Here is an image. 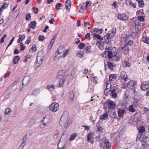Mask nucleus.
Instances as JSON below:
<instances>
[{
  "label": "nucleus",
  "instance_id": "f8f14e48",
  "mask_svg": "<svg viewBox=\"0 0 149 149\" xmlns=\"http://www.w3.org/2000/svg\"><path fill=\"white\" fill-rule=\"evenodd\" d=\"M135 84L134 81H130L127 84V87L130 89H132Z\"/></svg>",
  "mask_w": 149,
  "mask_h": 149
},
{
  "label": "nucleus",
  "instance_id": "f3484780",
  "mask_svg": "<svg viewBox=\"0 0 149 149\" xmlns=\"http://www.w3.org/2000/svg\"><path fill=\"white\" fill-rule=\"evenodd\" d=\"M36 21H33L31 22L29 24V26L30 28H32L33 29H35L36 26Z\"/></svg>",
  "mask_w": 149,
  "mask_h": 149
},
{
  "label": "nucleus",
  "instance_id": "3c124183",
  "mask_svg": "<svg viewBox=\"0 0 149 149\" xmlns=\"http://www.w3.org/2000/svg\"><path fill=\"white\" fill-rule=\"evenodd\" d=\"M129 110L130 112H134L135 111L134 109L133 108V106L131 105L129 107Z\"/></svg>",
  "mask_w": 149,
  "mask_h": 149
},
{
  "label": "nucleus",
  "instance_id": "cd10ccee",
  "mask_svg": "<svg viewBox=\"0 0 149 149\" xmlns=\"http://www.w3.org/2000/svg\"><path fill=\"white\" fill-rule=\"evenodd\" d=\"M92 34L93 35V38L96 37L98 39L100 40V41L102 42V38H101V36L100 35H99L96 34V33H92Z\"/></svg>",
  "mask_w": 149,
  "mask_h": 149
},
{
  "label": "nucleus",
  "instance_id": "20e7f679",
  "mask_svg": "<svg viewBox=\"0 0 149 149\" xmlns=\"http://www.w3.org/2000/svg\"><path fill=\"white\" fill-rule=\"evenodd\" d=\"M135 29L136 32L137 33L139 31L141 28V26H143V25L140 22L139 19H136L134 22Z\"/></svg>",
  "mask_w": 149,
  "mask_h": 149
},
{
  "label": "nucleus",
  "instance_id": "a18cd8bd",
  "mask_svg": "<svg viewBox=\"0 0 149 149\" xmlns=\"http://www.w3.org/2000/svg\"><path fill=\"white\" fill-rule=\"evenodd\" d=\"M138 3L139 6L141 7H143L144 5V3L143 0H141Z\"/></svg>",
  "mask_w": 149,
  "mask_h": 149
},
{
  "label": "nucleus",
  "instance_id": "de8ad7c7",
  "mask_svg": "<svg viewBox=\"0 0 149 149\" xmlns=\"http://www.w3.org/2000/svg\"><path fill=\"white\" fill-rule=\"evenodd\" d=\"M91 47V46H87L86 49H85L84 50L87 53L90 52H91L90 50Z\"/></svg>",
  "mask_w": 149,
  "mask_h": 149
},
{
  "label": "nucleus",
  "instance_id": "6e6d98bb",
  "mask_svg": "<svg viewBox=\"0 0 149 149\" xmlns=\"http://www.w3.org/2000/svg\"><path fill=\"white\" fill-rule=\"evenodd\" d=\"M19 39L22 40L25 39V36L24 35H21L19 36Z\"/></svg>",
  "mask_w": 149,
  "mask_h": 149
},
{
  "label": "nucleus",
  "instance_id": "13d9d810",
  "mask_svg": "<svg viewBox=\"0 0 149 149\" xmlns=\"http://www.w3.org/2000/svg\"><path fill=\"white\" fill-rule=\"evenodd\" d=\"M108 57L109 58H111L113 57V54L110 51L109 52L108 54Z\"/></svg>",
  "mask_w": 149,
  "mask_h": 149
},
{
  "label": "nucleus",
  "instance_id": "e433bc0d",
  "mask_svg": "<svg viewBox=\"0 0 149 149\" xmlns=\"http://www.w3.org/2000/svg\"><path fill=\"white\" fill-rule=\"evenodd\" d=\"M65 79H60L59 83V85L58 86V87H62L63 86V82L64 81Z\"/></svg>",
  "mask_w": 149,
  "mask_h": 149
},
{
  "label": "nucleus",
  "instance_id": "052dcab7",
  "mask_svg": "<svg viewBox=\"0 0 149 149\" xmlns=\"http://www.w3.org/2000/svg\"><path fill=\"white\" fill-rule=\"evenodd\" d=\"M20 45H21V49H20V51H23L24 49H25V47L23 45V44L21 43V44H20Z\"/></svg>",
  "mask_w": 149,
  "mask_h": 149
},
{
  "label": "nucleus",
  "instance_id": "8fccbe9b",
  "mask_svg": "<svg viewBox=\"0 0 149 149\" xmlns=\"http://www.w3.org/2000/svg\"><path fill=\"white\" fill-rule=\"evenodd\" d=\"M113 58L115 61H119L120 59V58L119 57H118L116 55H115L113 56Z\"/></svg>",
  "mask_w": 149,
  "mask_h": 149
},
{
  "label": "nucleus",
  "instance_id": "774afa93",
  "mask_svg": "<svg viewBox=\"0 0 149 149\" xmlns=\"http://www.w3.org/2000/svg\"><path fill=\"white\" fill-rule=\"evenodd\" d=\"M10 74V71H8L7 73L5 74L4 76V77L5 78H6L8 76L9 74Z\"/></svg>",
  "mask_w": 149,
  "mask_h": 149
},
{
  "label": "nucleus",
  "instance_id": "ddd939ff",
  "mask_svg": "<svg viewBox=\"0 0 149 149\" xmlns=\"http://www.w3.org/2000/svg\"><path fill=\"white\" fill-rule=\"evenodd\" d=\"M65 6L67 10L69 11L71 7V2L70 0H67L65 1Z\"/></svg>",
  "mask_w": 149,
  "mask_h": 149
},
{
  "label": "nucleus",
  "instance_id": "9d476101",
  "mask_svg": "<svg viewBox=\"0 0 149 149\" xmlns=\"http://www.w3.org/2000/svg\"><path fill=\"white\" fill-rule=\"evenodd\" d=\"M30 79V77L29 76H26L24 77L22 80V84L25 86L27 85Z\"/></svg>",
  "mask_w": 149,
  "mask_h": 149
},
{
  "label": "nucleus",
  "instance_id": "79ce46f5",
  "mask_svg": "<svg viewBox=\"0 0 149 149\" xmlns=\"http://www.w3.org/2000/svg\"><path fill=\"white\" fill-rule=\"evenodd\" d=\"M11 110L10 108H8L6 109L4 113L6 115H8L9 113L11 112Z\"/></svg>",
  "mask_w": 149,
  "mask_h": 149
},
{
  "label": "nucleus",
  "instance_id": "9b49d317",
  "mask_svg": "<svg viewBox=\"0 0 149 149\" xmlns=\"http://www.w3.org/2000/svg\"><path fill=\"white\" fill-rule=\"evenodd\" d=\"M121 49H124V51L123 52V53L125 54H127L129 52V46H128L127 43H126L124 47H123L121 48Z\"/></svg>",
  "mask_w": 149,
  "mask_h": 149
},
{
  "label": "nucleus",
  "instance_id": "69168bd1",
  "mask_svg": "<svg viewBox=\"0 0 149 149\" xmlns=\"http://www.w3.org/2000/svg\"><path fill=\"white\" fill-rule=\"evenodd\" d=\"M60 141H61V140H59V142L57 145L58 149H65V147H64V146H63L62 147H61L60 146L59 144V142Z\"/></svg>",
  "mask_w": 149,
  "mask_h": 149
},
{
  "label": "nucleus",
  "instance_id": "4468645a",
  "mask_svg": "<svg viewBox=\"0 0 149 149\" xmlns=\"http://www.w3.org/2000/svg\"><path fill=\"white\" fill-rule=\"evenodd\" d=\"M103 30L102 29H98L95 28L93 31V33H95L96 34L99 35L101 33L102 31Z\"/></svg>",
  "mask_w": 149,
  "mask_h": 149
},
{
  "label": "nucleus",
  "instance_id": "f704fd0d",
  "mask_svg": "<svg viewBox=\"0 0 149 149\" xmlns=\"http://www.w3.org/2000/svg\"><path fill=\"white\" fill-rule=\"evenodd\" d=\"M116 30L115 29H112L111 31V33H110V38H113L114 36L116 33Z\"/></svg>",
  "mask_w": 149,
  "mask_h": 149
},
{
  "label": "nucleus",
  "instance_id": "a878e982",
  "mask_svg": "<svg viewBox=\"0 0 149 149\" xmlns=\"http://www.w3.org/2000/svg\"><path fill=\"white\" fill-rule=\"evenodd\" d=\"M141 147L142 149H149V145L146 143H144L141 145Z\"/></svg>",
  "mask_w": 149,
  "mask_h": 149
},
{
  "label": "nucleus",
  "instance_id": "c85d7f7f",
  "mask_svg": "<svg viewBox=\"0 0 149 149\" xmlns=\"http://www.w3.org/2000/svg\"><path fill=\"white\" fill-rule=\"evenodd\" d=\"M8 4L6 3L3 5H2L1 7L0 8V12H1L4 8H6L8 6Z\"/></svg>",
  "mask_w": 149,
  "mask_h": 149
},
{
  "label": "nucleus",
  "instance_id": "393cba45",
  "mask_svg": "<svg viewBox=\"0 0 149 149\" xmlns=\"http://www.w3.org/2000/svg\"><path fill=\"white\" fill-rule=\"evenodd\" d=\"M20 58L18 56H17L14 57L13 60V63L14 64H16L18 62V61L20 60Z\"/></svg>",
  "mask_w": 149,
  "mask_h": 149
},
{
  "label": "nucleus",
  "instance_id": "49530a36",
  "mask_svg": "<svg viewBox=\"0 0 149 149\" xmlns=\"http://www.w3.org/2000/svg\"><path fill=\"white\" fill-rule=\"evenodd\" d=\"M45 37L43 36L40 35L38 37V40L40 41H43L44 40Z\"/></svg>",
  "mask_w": 149,
  "mask_h": 149
},
{
  "label": "nucleus",
  "instance_id": "e2e57ef3",
  "mask_svg": "<svg viewBox=\"0 0 149 149\" xmlns=\"http://www.w3.org/2000/svg\"><path fill=\"white\" fill-rule=\"evenodd\" d=\"M139 19L140 22H143L144 20V18L142 16H139L138 17V19Z\"/></svg>",
  "mask_w": 149,
  "mask_h": 149
},
{
  "label": "nucleus",
  "instance_id": "4d7b16f0",
  "mask_svg": "<svg viewBox=\"0 0 149 149\" xmlns=\"http://www.w3.org/2000/svg\"><path fill=\"white\" fill-rule=\"evenodd\" d=\"M98 123H97V124ZM97 131L98 132H101L102 131L103 129L102 128V127L98 126L97 125Z\"/></svg>",
  "mask_w": 149,
  "mask_h": 149
},
{
  "label": "nucleus",
  "instance_id": "603ef678",
  "mask_svg": "<svg viewBox=\"0 0 149 149\" xmlns=\"http://www.w3.org/2000/svg\"><path fill=\"white\" fill-rule=\"evenodd\" d=\"M145 128L144 127H142L141 128H140L139 129V132L143 134V132L145 131Z\"/></svg>",
  "mask_w": 149,
  "mask_h": 149
},
{
  "label": "nucleus",
  "instance_id": "338daca9",
  "mask_svg": "<svg viewBox=\"0 0 149 149\" xmlns=\"http://www.w3.org/2000/svg\"><path fill=\"white\" fill-rule=\"evenodd\" d=\"M26 143L24 142L22 143L20 145L19 147L21 148V149H23L24 146H25Z\"/></svg>",
  "mask_w": 149,
  "mask_h": 149
},
{
  "label": "nucleus",
  "instance_id": "09e8293b",
  "mask_svg": "<svg viewBox=\"0 0 149 149\" xmlns=\"http://www.w3.org/2000/svg\"><path fill=\"white\" fill-rule=\"evenodd\" d=\"M74 94L72 92H70L69 93V97L71 100H72L74 97Z\"/></svg>",
  "mask_w": 149,
  "mask_h": 149
},
{
  "label": "nucleus",
  "instance_id": "473e14b6",
  "mask_svg": "<svg viewBox=\"0 0 149 149\" xmlns=\"http://www.w3.org/2000/svg\"><path fill=\"white\" fill-rule=\"evenodd\" d=\"M84 52L81 51L78 52L77 54V55L80 58H82L84 56Z\"/></svg>",
  "mask_w": 149,
  "mask_h": 149
},
{
  "label": "nucleus",
  "instance_id": "f03ea898",
  "mask_svg": "<svg viewBox=\"0 0 149 149\" xmlns=\"http://www.w3.org/2000/svg\"><path fill=\"white\" fill-rule=\"evenodd\" d=\"M41 122L42 123L43 126L40 125V127L42 128H43L45 126L47 125L50 123V120L49 119V116H46L42 119Z\"/></svg>",
  "mask_w": 149,
  "mask_h": 149
},
{
  "label": "nucleus",
  "instance_id": "2f4dec72",
  "mask_svg": "<svg viewBox=\"0 0 149 149\" xmlns=\"http://www.w3.org/2000/svg\"><path fill=\"white\" fill-rule=\"evenodd\" d=\"M105 146L107 148V149H110L111 147V145L109 141H106L104 143Z\"/></svg>",
  "mask_w": 149,
  "mask_h": 149
},
{
  "label": "nucleus",
  "instance_id": "1a4fd4ad",
  "mask_svg": "<svg viewBox=\"0 0 149 149\" xmlns=\"http://www.w3.org/2000/svg\"><path fill=\"white\" fill-rule=\"evenodd\" d=\"M117 17L120 20L124 21L126 20L128 18V17L124 14H119Z\"/></svg>",
  "mask_w": 149,
  "mask_h": 149
},
{
  "label": "nucleus",
  "instance_id": "bb28decb",
  "mask_svg": "<svg viewBox=\"0 0 149 149\" xmlns=\"http://www.w3.org/2000/svg\"><path fill=\"white\" fill-rule=\"evenodd\" d=\"M77 134L76 133H74L73 134L70 135L69 140L70 141H72L73 140L75 137L77 136Z\"/></svg>",
  "mask_w": 149,
  "mask_h": 149
},
{
  "label": "nucleus",
  "instance_id": "39448f33",
  "mask_svg": "<svg viewBox=\"0 0 149 149\" xmlns=\"http://www.w3.org/2000/svg\"><path fill=\"white\" fill-rule=\"evenodd\" d=\"M110 33H108L106 36H104L102 38V44H104V43H108L111 41V39L112 38H110Z\"/></svg>",
  "mask_w": 149,
  "mask_h": 149
},
{
  "label": "nucleus",
  "instance_id": "680f3d73",
  "mask_svg": "<svg viewBox=\"0 0 149 149\" xmlns=\"http://www.w3.org/2000/svg\"><path fill=\"white\" fill-rule=\"evenodd\" d=\"M113 64L112 63H111L109 62H108L107 63V65L109 68L111 70V68L113 66Z\"/></svg>",
  "mask_w": 149,
  "mask_h": 149
},
{
  "label": "nucleus",
  "instance_id": "58836bf2",
  "mask_svg": "<svg viewBox=\"0 0 149 149\" xmlns=\"http://www.w3.org/2000/svg\"><path fill=\"white\" fill-rule=\"evenodd\" d=\"M92 4V2L90 1H87L86 2V6L85 8H86L90 6Z\"/></svg>",
  "mask_w": 149,
  "mask_h": 149
},
{
  "label": "nucleus",
  "instance_id": "a19ab883",
  "mask_svg": "<svg viewBox=\"0 0 149 149\" xmlns=\"http://www.w3.org/2000/svg\"><path fill=\"white\" fill-rule=\"evenodd\" d=\"M26 19L27 21H30L31 19V16L30 13H28L26 16Z\"/></svg>",
  "mask_w": 149,
  "mask_h": 149
},
{
  "label": "nucleus",
  "instance_id": "6ab92c4d",
  "mask_svg": "<svg viewBox=\"0 0 149 149\" xmlns=\"http://www.w3.org/2000/svg\"><path fill=\"white\" fill-rule=\"evenodd\" d=\"M36 122L35 119L32 118L31 119L29 122L28 124V126L29 127H31Z\"/></svg>",
  "mask_w": 149,
  "mask_h": 149
},
{
  "label": "nucleus",
  "instance_id": "0eeeda50",
  "mask_svg": "<svg viewBox=\"0 0 149 149\" xmlns=\"http://www.w3.org/2000/svg\"><path fill=\"white\" fill-rule=\"evenodd\" d=\"M141 88L143 91H146L149 88V83L148 81L144 82L141 85Z\"/></svg>",
  "mask_w": 149,
  "mask_h": 149
},
{
  "label": "nucleus",
  "instance_id": "c9c22d12",
  "mask_svg": "<svg viewBox=\"0 0 149 149\" xmlns=\"http://www.w3.org/2000/svg\"><path fill=\"white\" fill-rule=\"evenodd\" d=\"M116 75L114 74H111L109 76V80L110 81H113L115 78Z\"/></svg>",
  "mask_w": 149,
  "mask_h": 149
},
{
  "label": "nucleus",
  "instance_id": "0e129e2a",
  "mask_svg": "<svg viewBox=\"0 0 149 149\" xmlns=\"http://www.w3.org/2000/svg\"><path fill=\"white\" fill-rule=\"evenodd\" d=\"M68 49H67L66 50V51L64 52V53H63V55L62 56V57L63 58H64L68 54Z\"/></svg>",
  "mask_w": 149,
  "mask_h": 149
},
{
  "label": "nucleus",
  "instance_id": "6e6552de",
  "mask_svg": "<svg viewBox=\"0 0 149 149\" xmlns=\"http://www.w3.org/2000/svg\"><path fill=\"white\" fill-rule=\"evenodd\" d=\"M93 133H90L87 136V140L88 142L93 144L94 142Z\"/></svg>",
  "mask_w": 149,
  "mask_h": 149
},
{
  "label": "nucleus",
  "instance_id": "c756f323",
  "mask_svg": "<svg viewBox=\"0 0 149 149\" xmlns=\"http://www.w3.org/2000/svg\"><path fill=\"white\" fill-rule=\"evenodd\" d=\"M111 93L113 98H115L116 97L117 95L115 92V90L114 89H113L111 91Z\"/></svg>",
  "mask_w": 149,
  "mask_h": 149
},
{
  "label": "nucleus",
  "instance_id": "7ed1b4c3",
  "mask_svg": "<svg viewBox=\"0 0 149 149\" xmlns=\"http://www.w3.org/2000/svg\"><path fill=\"white\" fill-rule=\"evenodd\" d=\"M59 108V104L56 102L52 103L49 107V109L53 112L57 111Z\"/></svg>",
  "mask_w": 149,
  "mask_h": 149
},
{
  "label": "nucleus",
  "instance_id": "f257e3e1",
  "mask_svg": "<svg viewBox=\"0 0 149 149\" xmlns=\"http://www.w3.org/2000/svg\"><path fill=\"white\" fill-rule=\"evenodd\" d=\"M68 75V72L64 70L59 71L57 75V78L59 79H65Z\"/></svg>",
  "mask_w": 149,
  "mask_h": 149
},
{
  "label": "nucleus",
  "instance_id": "dca6fc26",
  "mask_svg": "<svg viewBox=\"0 0 149 149\" xmlns=\"http://www.w3.org/2000/svg\"><path fill=\"white\" fill-rule=\"evenodd\" d=\"M85 3H81L78 6V8L79 9V13H82L84 12V10L83 5Z\"/></svg>",
  "mask_w": 149,
  "mask_h": 149
},
{
  "label": "nucleus",
  "instance_id": "423d86ee",
  "mask_svg": "<svg viewBox=\"0 0 149 149\" xmlns=\"http://www.w3.org/2000/svg\"><path fill=\"white\" fill-rule=\"evenodd\" d=\"M120 77L122 82H125L127 79V75L126 73L124 71H122L121 72Z\"/></svg>",
  "mask_w": 149,
  "mask_h": 149
},
{
  "label": "nucleus",
  "instance_id": "864d4df0",
  "mask_svg": "<svg viewBox=\"0 0 149 149\" xmlns=\"http://www.w3.org/2000/svg\"><path fill=\"white\" fill-rule=\"evenodd\" d=\"M90 34L89 33H87L85 35V39H88V40H90L91 37H90Z\"/></svg>",
  "mask_w": 149,
  "mask_h": 149
},
{
  "label": "nucleus",
  "instance_id": "ea45409f",
  "mask_svg": "<svg viewBox=\"0 0 149 149\" xmlns=\"http://www.w3.org/2000/svg\"><path fill=\"white\" fill-rule=\"evenodd\" d=\"M85 46V44H84V43H83L82 42H81L78 45V48L79 49H82Z\"/></svg>",
  "mask_w": 149,
  "mask_h": 149
},
{
  "label": "nucleus",
  "instance_id": "a211bd4d",
  "mask_svg": "<svg viewBox=\"0 0 149 149\" xmlns=\"http://www.w3.org/2000/svg\"><path fill=\"white\" fill-rule=\"evenodd\" d=\"M108 105L109 108L110 109H114V108L115 107V105L112 101H111L108 103Z\"/></svg>",
  "mask_w": 149,
  "mask_h": 149
},
{
  "label": "nucleus",
  "instance_id": "b1692460",
  "mask_svg": "<svg viewBox=\"0 0 149 149\" xmlns=\"http://www.w3.org/2000/svg\"><path fill=\"white\" fill-rule=\"evenodd\" d=\"M113 110L110 112V115L111 118H115L117 116V115L114 110Z\"/></svg>",
  "mask_w": 149,
  "mask_h": 149
},
{
  "label": "nucleus",
  "instance_id": "4be33fe9",
  "mask_svg": "<svg viewBox=\"0 0 149 149\" xmlns=\"http://www.w3.org/2000/svg\"><path fill=\"white\" fill-rule=\"evenodd\" d=\"M148 136L146 135V134H144L143 136L141 139V141L142 143L144 142V143H146V141H148Z\"/></svg>",
  "mask_w": 149,
  "mask_h": 149
},
{
  "label": "nucleus",
  "instance_id": "7c9ffc66",
  "mask_svg": "<svg viewBox=\"0 0 149 149\" xmlns=\"http://www.w3.org/2000/svg\"><path fill=\"white\" fill-rule=\"evenodd\" d=\"M108 118V116L106 113H104L102 115L100 116V118L101 120H106Z\"/></svg>",
  "mask_w": 149,
  "mask_h": 149
},
{
  "label": "nucleus",
  "instance_id": "2eb2a0df",
  "mask_svg": "<svg viewBox=\"0 0 149 149\" xmlns=\"http://www.w3.org/2000/svg\"><path fill=\"white\" fill-rule=\"evenodd\" d=\"M125 112V110L124 109H119L118 111V115L119 117H122L124 113Z\"/></svg>",
  "mask_w": 149,
  "mask_h": 149
},
{
  "label": "nucleus",
  "instance_id": "5fc2aeb1",
  "mask_svg": "<svg viewBox=\"0 0 149 149\" xmlns=\"http://www.w3.org/2000/svg\"><path fill=\"white\" fill-rule=\"evenodd\" d=\"M19 10H16L14 13V15L16 17H17L19 14Z\"/></svg>",
  "mask_w": 149,
  "mask_h": 149
},
{
  "label": "nucleus",
  "instance_id": "5701e85b",
  "mask_svg": "<svg viewBox=\"0 0 149 149\" xmlns=\"http://www.w3.org/2000/svg\"><path fill=\"white\" fill-rule=\"evenodd\" d=\"M64 46L63 45L60 46L58 49L57 52H58V54H61L64 51L63 48Z\"/></svg>",
  "mask_w": 149,
  "mask_h": 149
},
{
  "label": "nucleus",
  "instance_id": "37998d69",
  "mask_svg": "<svg viewBox=\"0 0 149 149\" xmlns=\"http://www.w3.org/2000/svg\"><path fill=\"white\" fill-rule=\"evenodd\" d=\"M142 134H143L140 132L138 133L136 140V141H138L139 140V139L141 138Z\"/></svg>",
  "mask_w": 149,
  "mask_h": 149
},
{
  "label": "nucleus",
  "instance_id": "c03bdc74",
  "mask_svg": "<svg viewBox=\"0 0 149 149\" xmlns=\"http://www.w3.org/2000/svg\"><path fill=\"white\" fill-rule=\"evenodd\" d=\"M142 41L147 44H149V39L146 38H143L142 39Z\"/></svg>",
  "mask_w": 149,
  "mask_h": 149
},
{
  "label": "nucleus",
  "instance_id": "412c9836",
  "mask_svg": "<svg viewBox=\"0 0 149 149\" xmlns=\"http://www.w3.org/2000/svg\"><path fill=\"white\" fill-rule=\"evenodd\" d=\"M44 57V54L43 51H41L38 53L37 58H40L43 59Z\"/></svg>",
  "mask_w": 149,
  "mask_h": 149
},
{
  "label": "nucleus",
  "instance_id": "bf43d9fd",
  "mask_svg": "<svg viewBox=\"0 0 149 149\" xmlns=\"http://www.w3.org/2000/svg\"><path fill=\"white\" fill-rule=\"evenodd\" d=\"M126 3L127 5H132V2L130 0H126Z\"/></svg>",
  "mask_w": 149,
  "mask_h": 149
},
{
  "label": "nucleus",
  "instance_id": "4c0bfd02",
  "mask_svg": "<svg viewBox=\"0 0 149 149\" xmlns=\"http://www.w3.org/2000/svg\"><path fill=\"white\" fill-rule=\"evenodd\" d=\"M63 6L62 4L61 3H58L55 6V8L56 10H59L60 8Z\"/></svg>",
  "mask_w": 149,
  "mask_h": 149
},
{
  "label": "nucleus",
  "instance_id": "72a5a7b5",
  "mask_svg": "<svg viewBox=\"0 0 149 149\" xmlns=\"http://www.w3.org/2000/svg\"><path fill=\"white\" fill-rule=\"evenodd\" d=\"M108 82H109V81H108L107 83V85H106V88L104 90V93H107L108 92L107 91L109 89V88H108V87H109V88H110V87H111V84L110 83V82H109V83Z\"/></svg>",
  "mask_w": 149,
  "mask_h": 149
},
{
  "label": "nucleus",
  "instance_id": "aec40b11",
  "mask_svg": "<svg viewBox=\"0 0 149 149\" xmlns=\"http://www.w3.org/2000/svg\"><path fill=\"white\" fill-rule=\"evenodd\" d=\"M42 59L40 58H36V65L37 66V68L38 67L42 64Z\"/></svg>",
  "mask_w": 149,
  "mask_h": 149
}]
</instances>
